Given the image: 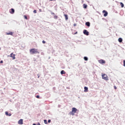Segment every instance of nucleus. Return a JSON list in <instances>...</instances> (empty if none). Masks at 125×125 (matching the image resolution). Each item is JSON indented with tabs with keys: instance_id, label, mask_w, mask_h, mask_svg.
Here are the masks:
<instances>
[{
	"instance_id": "1",
	"label": "nucleus",
	"mask_w": 125,
	"mask_h": 125,
	"mask_svg": "<svg viewBox=\"0 0 125 125\" xmlns=\"http://www.w3.org/2000/svg\"><path fill=\"white\" fill-rule=\"evenodd\" d=\"M30 53L31 54H40V52L38 50V49L32 48L30 50Z\"/></svg>"
},
{
	"instance_id": "2",
	"label": "nucleus",
	"mask_w": 125,
	"mask_h": 125,
	"mask_svg": "<svg viewBox=\"0 0 125 125\" xmlns=\"http://www.w3.org/2000/svg\"><path fill=\"white\" fill-rule=\"evenodd\" d=\"M102 79H103L106 81L109 80V78L106 74L102 73Z\"/></svg>"
},
{
	"instance_id": "3",
	"label": "nucleus",
	"mask_w": 125,
	"mask_h": 125,
	"mask_svg": "<svg viewBox=\"0 0 125 125\" xmlns=\"http://www.w3.org/2000/svg\"><path fill=\"white\" fill-rule=\"evenodd\" d=\"M77 111V109L75 108V107H73L72 108V112H71V114L73 116L74 115V113H76Z\"/></svg>"
},
{
	"instance_id": "4",
	"label": "nucleus",
	"mask_w": 125,
	"mask_h": 125,
	"mask_svg": "<svg viewBox=\"0 0 125 125\" xmlns=\"http://www.w3.org/2000/svg\"><path fill=\"white\" fill-rule=\"evenodd\" d=\"M103 13L104 14V17H106L108 16V12L105 10H103Z\"/></svg>"
},
{
	"instance_id": "5",
	"label": "nucleus",
	"mask_w": 125,
	"mask_h": 125,
	"mask_svg": "<svg viewBox=\"0 0 125 125\" xmlns=\"http://www.w3.org/2000/svg\"><path fill=\"white\" fill-rule=\"evenodd\" d=\"M16 55L15 54H14L13 53H12L11 54H10V57L12 58V60H14L16 59Z\"/></svg>"
},
{
	"instance_id": "6",
	"label": "nucleus",
	"mask_w": 125,
	"mask_h": 125,
	"mask_svg": "<svg viewBox=\"0 0 125 125\" xmlns=\"http://www.w3.org/2000/svg\"><path fill=\"white\" fill-rule=\"evenodd\" d=\"M98 62L99 63L103 64L105 63V61L104 60H100L98 61Z\"/></svg>"
},
{
	"instance_id": "7",
	"label": "nucleus",
	"mask_w": 125,
	"mask_h": 125,
	"mask_svg": "<svg viewBox=\"0 0 125 125\" xmlns=\"http://www.w3.org/2000/svg\"><path fill=\"white\" fill-rule=\"evenodd\" d=\"M18 123L20 125H23V119H20V120H19Z\"/></svg>"
},
{
	"instance_id": "8",
	"label": "nucleus",
	"mask_w": 125,
	"mask_h": 125,
	"mask_svg": "<svg viewBox=\"0 0 125 125\" xmlns=\"http://www.w3.org/2000/svg\"><path fill=\"white\" fill-rule=\"evenodd\" d=\"M83 34L86 36L89 35V32L86 30L83 31Z\"/></svg>"
},
{
	"instance_id": "9",
	"label": "nucleus",
	"mask_w": 125,
	"mask_h": 125,
	"mask_svg": "<svg viewBox=\"0 0 125 125\" xmlns=\"http://www.w3.org/2000/svg\"><path fill=\"white\" fill-rule=\"evenodd\" d=\"M10 14H14V13H15V10H14V9L11 8V9L10 10Z\"/></svg>"
},
{
	"instance_id": "10",
	"label": "nucleus",
	"mask_w": 125,
	"mask_h": 125,
	"mask_svg": "<svg viewBox=\"0 0 125 125\" xmlns=\"http://www.w3.org/2000/svg\"><path fill=\"white\" fill-rule=\"evenodd\" d=\"M6 34L7 35L13 36V32H6Z\"/></svg>"
},
{
	"instance_id": "11",
	"label": "nucleus",
	"mask_w": 125,
	"mask_h": 125,
	"mask_svg": "<svg viewBox=\"0 0 125 125\" xmlns=\"http://www.w3.org/2000/svg\"><path fill=\"white\" fill-rule=\"evenodd\" d=\"M5 115L6 116H12V114L11 113L8 114V112H7V111L5 112Z\"/></svg>"
},
{
	"instance_id": "12",
	"label": "nucleus",
	"mask_w": 125,
	"mask_h": 125,
	"mask_svg": "<svg viewBox=\"0 0 125 125\" xmlns=\"http://www.w3.org/2000/svg\"><path fill=\"white\" fill-rule=\"evenodd\" d=\"M64 16L65 20H68V15H67L66 14H64Z\"/></svg>"
},
{
	"instance_id": "13",
	"label": "nucleus",
	"mask_w": 125,
	"mask_h": 125,
	"mask_svg": "<svg viewBox=\"0 0 125 125\" xmlns=\"http://www.w3.org/2000/svg\"><path fill=\"white\" fill-rule=\"evenodd\" d=\"M84 92H88V88L87 87H84Z\"/></svg>"
},
{
	"instance_id": "14",
	"label": "nucleus",
	"mask_w": 125,
	"mask_h": 125,
	"mask_svg": "<svg viewBox=\"0 0 125 125\" xmlns=\"http://www.w3.org/2000/svg\"><path fill=\"white\" fill-rule=\"evenodd\" d=\"M85 24H86L87 26H88V27H89L90 25V23L89 22H86V23H85Z\"/></svg>"
},
{
	"instance_id": "15",
	"label": "nucleus",
	"mask_w": 125,
	"mask_h": 125,
	"mask_svg": "<svg viewBox=\"0 0 125 125\" xmlns=\"http://www.w3.org/2000/svg\"><path fill=\"white\" fill-rule=\"evenodd\" d=\"M61 73L62 75V74H65L66 73L65 72V71L64 70H62L61 72Z\"/></svg>"
},
{
	"instance_id": "16",
	"label": "nucleus",
	"mask_w": 125,
	"mask_h": 125,
	"mask_svg": "<svg viewBox=\"0 0 125 125\" xmlns=\"http://www.w3.org/2000/svg\"><path fill=\"white\" fill-rule=\"evenodd\" d=\"M120 5L122 8H124V7L125 6V5H124L123 3L120 2Z\"/></svg>"
},
{
	"instance_id": "17",
	"label": "nucleus",
	"mask_w": 125,
	"mask_h": 125,
	"mask_svg": "<svg viewBox=\"0 0 125 125\" xmlns=\"http://www.w3.org/2000/svg\"><path fill=\"white\" fill-rule=\"evenodd\" d=\"M83 6L84 9H86L87 7V6L86 5V4H83Z\"/></svg>"
},
{
	"instance_id": "18",
	"label": "nucleus",
	"mask_w": 125,
	"mask_h": 125,
	"mask_svg": "<svg viewBox=\"0 0 125 125\" xmlns=\"http://www.w3.org/2000/svg\"><path fill=\"white\" fill-rule=\"evenodd\" d=\"M118 41H119V42H120V43L122 42L123 41L122 39L121 38H119Z\"/></svg>"
},
{
	"instance_id": "19",
	"label": "nucleus",
	"mask_w": 125,
	"mask_h": 125,
	"mask_svg": "<svg viewBox=\"0 0 125 125\" xmlns=\"http://www.w3.org/2000/svg\"><path fill=\"white\" fill-rule=\"evenodd\" d=\"M54 18V19H58V16L55 15Z\"/></svg>"
},
{
	"instance_id": "20",
	"label": "nucleus",
	"mask_w": 125,
	"mask_h": 125,
	"mask_svg": "<svg viewBox=\"0 0 125 125\" xmlns=\"http://www.w3.org/2000/svg\"><path fill=\"white\" fill-rule=\"evenodd\" d=\"M84 60L85 61H87L88 60V58H87V57H84Z\"/></svg>"
},
{
	"instance_id": "21",
	"label": "nucleus",
	"mask_w": 125,
	"mask_h": 125,
	"mask_svg": "<svg viewBox=\"0 0 125 125\" xmlns=\"http://www.w3.org/2000/svg\"><path fill=\"white\" fill-rule=\"evenodd\" d=\"M44 123L45 124H47V120H44Z\"/></svg>"
},
{
	"instance_id": "22",
	"label": "nucleus",
	"mask_w": 125,
	"mask_h": 125,
	"mask_svg": "<svg viewBox=\"0 0 125 125\" xmlns=\"http://www.w3.org/2000/svg\"><path fill=\"white\" fill-rule=\"evenodd\" d=\"M123 63H124L123 66L125 67V60L123 61Z\"/></svg>"
},
{
	"instance_id": "23",
	"label": "nucleus",
	"mask_w": 125,
	"mask_h": 125,
	"mask_svg": "<svg viewBox=\"0 0 125 125\" xmlns=\"http://www.w3.org/2000/svg\"><path fill=\"white\" fill-rule=\"evenodd\" d=\"M33 13H35V14H36V13H37V10H34L33 11Z\"/></svg>"
},
{
	"instance_id": "24",
	"label": "nucleus",
	"mask_w": 125,
	"mask_h": 125,
	"mask_svg": "<svg viewBox=\"0 0 125 125\" xmlns=\"http://www.w3.org/2000/svg\"><path fill=\"white\" fill-rule=\"evenodd\" d=\"M43 44H45L46 43V42L45 41H42V42Z\"/></svg>"
},
{
	"instance_id": "25",
	"label": "nucleus",
	"mask_w": 125,
	"mask_h": 125,
	"mask_svg": "<svg viewBox=\"0 0 125 125\" xmlns=\"http://www.w3.org/2000/svg\"><path fill=\"white\" fill-rule=\"evenodd\" d=\"M36 98H38V99H39L40 98V96H39V95L36 96Z\"/></svg>"
},
{
	"instance_id": "26",
	"label": "nucleus",
	"mask_w": 125,
	"mask_h": 125,
	"mask_svg": "<svg viewBox=\"0 0 125 125\" xmlns=\"http://www.w3.org/2000/svg\"><path fill=\"white\" fill-rule=\"evenodd\" d=\"M51 14H52V15H55V13L54 12L51 13Z\"/></svg>"
},
{
	"instance_id": "27",
	"label": "nucleus",
	"mask_w": 125,
	"mask_h": 125,
	"mask_svg": "<svg viewBox=\"0 0 125 125\" xmlns=\"http://www.w3.org/2000/svg\"><path fill=\"white\" fill-rule=\"evenodd\" d=\"M24 17L25 19H27V17L25 15Z\"/></svg>"
},
{
	"instance_id": "28",
	"label": "nucleus",
	"mask_w": 125,
	"mask_h": 125,
	"mask_svg": "<svg viewBox=\"0 0 125 125\" xmlns=\"http://www.w3.org/2000/svg\"><path fill=\"white\" fill-rule=\"evenodd\" d=\"M51 122V120H50V119H49L48 120V123H50Z\"/></svg>"
},
{
	"instance_id": "29",
	"label": "nucleus",
	"mask_w": 125,
	"mask_h": 125,
	"mask_svg": "<svg viewBox=\"0 0 125 125\" xmlns=\"http://www.w3.org/2000/svg\"><path fill=\"white\" fill-rule=\"evenodd\" d=\"M39 11H40V12H42V9H39Z\"/></svg>"
},
{
	"instance_id": "30",
	"label": "nucleus",
	"mask_w": 125,
	"mask_h": 125,
	"mask_svg": "<svg viewBox=\"0 0 125 125\" xmlns=\"http://www.w3.org/2000/svg\"><path fill=\"white\" fill-rule=\"evenodd\" d=\"M114 88L115 89H117V87H116V86H114Z\"/></svg>"
},
{
	"instance_id": "31",
	"label": "nucleus",
	"mask_w": 125,
	"mask_h": 125,
	"mask_svg": "<svg viewBox=\"0 0 125 125\" xmlns=\"http://www.w3.org/2000/svg\"><path fill=\"white\" fill-rule=\"evenodd\" d=\"M3 63V61H1V62H0V63Z\"/></svg>"
},
{
	"instance_id": "32",
	"label": "nucleus",
	"mask_w": 125,
	"mask_h": 125,
	"mask_svg": "<svg viewBox=\"0 0 125 125\" xmlns=\"http://www.w3.org/2000/svg\"><path fill=\"white\" fill-rule=\"evenodd\" d=\"M37 125H41V123H38Z\"/></svg>"
},
{
	"instance_id": "33",
	"label": "nucleus",
	"mask_w": 125,
	"mask_h": 125,
	"mask_svg": "<svg viewBox=\"0 0 125 125\" xmlns=\"http://www.w3.org/2000/svg\"><path fill=\"white\" fill-rule=\"evenodd\" d=\"M38 78H40V76L39 75V74H38Z\"/></svg>"
},
{
	"instance_id": "34",
	"label": "nucleus",
	"mask_w": 125,
	"mask_h": 125,
	"mask_svg": "<svg viewBox=\"0 0 125 125\" xmlns=\"http://www.w3.org/2000/svg\"><path fill=\"white\" fill-rule=\"evenodd\" d=\"M76 26V24H74V26Z\"/></svg>"
},
{
	"instance_id": "35",
	"label": "nucleus",
	"mask_w": 125,
	"mask_h": 125,
	"mask_svg": "<svg viewBox=\"0 0 125 125\" xmlns=\"http://www.w3.org/2000/svg\"><path fill=\"white\" fill-rule=\"evenodd\" d=\"M50 1H53V0H49Z\"/></svg>"
},
{
	"instance_id": "36",
	"label": "nucleus",
	"mask_w": 125,
	"mask_h": 125,
	"mask_svg": "<svg viewBox=\"0 0 125 125\" xmlns=\"http://www.w3.org/2000/svg\"><path fill=\"white\" fill-rule=\"evenodd\" d=\"M33 125H36L35 124H33Z\"/></svg>"
}]
</instances>
